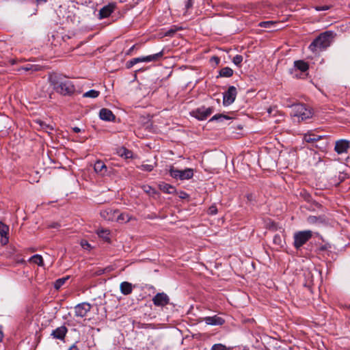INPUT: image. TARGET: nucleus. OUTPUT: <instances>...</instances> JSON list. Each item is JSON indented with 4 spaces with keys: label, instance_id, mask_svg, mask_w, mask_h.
<instances>
[{
    "label": "nucleus",
    "instance_id": "obj_1",
    "mask_svg": "<svg viewBox=\"0 0 350 350\" xmlns=\"http://www.w3.org/2000/svg\"><path fill=\"white\" fill-rule=\"evenodd\" d=\"M49 81L53 89L64 96H70L75 92V86L66 76L55 73L49 75Z\"/></svg>",
    "mask_w": 350,
    "mask_h": 350
},
{
    "label": "nucleus",
    "instance_id": "obj_2",
    "mask_svg": "<svg viewBox=\"0 0 350 350\" xmlns=\"http://www.w3.org/2000/svg\"><path fill=\"white\" fill-rule=\"evenodd\" d=\"M331 41L332 33L325 31L316 38L309 45L308 49L312 53H316L328 47L330 45Z\"/></svg>",
    "mask_w": 350,
    "mask_h": 350
},
{
    "label": "nucleus",
    "instance_id": "obj_3",
    "mask_svg": "<svg viewBox=\"0 0 350 350\" xmlns=\"http://www.w3.org/2000/svg\"><path fill=\"white\" fill-rule=\"evenodd\" d=\"M291 114L301 120H307L311 118L312 115L311 110L302 104L294 105Z\"/></svg>",
    "mask_w": 350,
    "mask_h": 350
},
{
    "label": "nucleus",
    "instance_id": "obj_4",
    "mask_svg": "<svg viewBox=\"0 0 350 350\" xmlns=\"http://www.w3.org/2000/svg\"><path fill=\"white\" fill-rule=\"evenodd\" d=\"M312 237V232L311 230L298 231L294 234V247L299 249L302 247Z\"/></svg>",
    "mask_w": 350,
    "mask_h": 350
},
{
    "label": "nucleus",
    "instance_id": "obj_5",
    "mask_svg": "<svg viewBox=\"0 0 350 350\" xmlns=\"http://www.w3.org/2000/svg\"><path fill=\"white\" fill-rule=\"evenodd\" d=\"M213 112V107H205L202 106L191 112L193 117L198 120H204Z\"/></svg>",
    "mask_w": 350,
    "mask_h": 350
},
{
    "label": "nucleus",
    "instance_id": "obj_6",
    "mask_svg": "<svg viewBox=\"0 0 350 350\" xmlns=\"http://www.w3.org/2000/svg\"><path fill=\"white\" fill-rule=\"evenodd\" d=\"M94 170L100 176H109L112 173V168L107 167L101 160L96 161L94 165Z\"/></svg>",
    "mask_w": 350,
    "mask_h": 350
},
{
    "label": "nucleus",
    "instance_id": "obj_7",
    "mask_svg": "<svg viewBox=\"0 0 350 350\" xmlns=\"http://www.w3.org/2000/svg\"><path fill=\"white\" fill-rule=\"evenodd\" d=\"M237 94V88L234 86H230L228 90L223 94V105L224 106H229L233 103Z\"/></svg>",
    "mask_w": 350,
    "mask_h": 350
},
{
    "label": "nucleus",
    "instance_id": "obj_8",
    "mask_svg": "<svg viewBox=\"0 0 350 350\" xmlns=\"http://www.w3.org/2000/svg\"><path fill=\"white\" fill-rule=\"evenodd\" d=\"M152 302L156 306L164 307L169 304L170 297L165 293H158L153 297Z\"/></svg>",
    "mask_w": 350,
    "mask_h": 350
},
{
    "label": "nucleus",
    "instance_id": "obj_9",
    "mask_svg": "<svg viewBox=\"0 0 350 350\" xmlns=\"http://www.w3.org/2000/svg\"><path fill=\"white\" fill-rule=\"evenodd\" d=\"M92 308L91 304L87 302H83L77 304L75 307V316L79 317H85Z\"/></svg>",
    "mask_w": 350,
    "mask_h": 350
},
{
    "label": "nucleus",
    "instance_id": "obj_10",
    "mask_svg": "<svg viewBox=\"0 0 350 350\" xmlns=\"http://www.w3.org/2000/svg\"><path fill=\"white\" fill-rule=\"evenodd\" d=\"M350 149V142L347 139H340L336 142L334 150L338 154L347 153Z\"/></svg>",
    "mask_w": 350,
    "mask_h": 350
},
{
    "label": "nucleus",
    "instance_id": "obj_11",
    "mask_svg": "<svg viewBox=\"0 0 350 350\" xmlns=\"http://www.w3.org/2000/svg\"><path fill=\"white\" fill-rule=\"evenodd\" d=\"M163 55V51H161L157 53L150 55L145 57H139L135 58L136 63L140 62H155L157 61L159 58H161Z\"/></svg>",
    "mask_w": 350,
    "mask_h": 350
},
{
    "label": "nucleus",
    "instance_id": "obj_12",
    "mask_svg": "<svg viewBox=\"0 0 350 350\" xmlns=\"http://www.w3.org/2000/svg\"><path fill=\"white\" fill-rule=\"evenodd\" d=\"M206 324L210 325H221L224 323L225 321L221 317L214 315L213 317H206L203 319Z\"/></svg>",
    "mask_w": 350,
    "mask_h": 350
},
{
    "label": "nucleus",
    "instance_id": "obj_13",
    "mask_svg": "<svg viewBox=\"0 0 350 350\" xmlns=\"http://www.w3.org/2000/svg\"><path fill=\"white\" fill-rule=\"evenodd\" d=\"M115 8L116 4L113 3H109L108 5L104 6L99 11L100 18H104L109 16L114 11Z\"/></svg>",
    "mask_w": 350,
    "mask_h": 350
},
{
    "label": "nucleus",
    "instance_id": "obj_14",
    "mask_svg": "<svg viewBox=\"0 0 350 350\" xmlns=\"http://www.w3.org/2000/svg\"><path fill=\"white\" fill-rule=\"evenodd\" d=\"M8 231L9 227L2 221H0V236L1 237L0 242L3 245H5L8 243Z\"/></svg>",
    "mask_w": 350,
    "mask_h": 350
},
{
    "label": "nucleus",
    "instance_id": "obj_15",
    "mask_svg": "<svg viewBox=\"0 0 350 350\" xmlns=\"http://www.w3.org/2000/svg\"><path fill=\"white\" fill-rule=\"evenodd\" d=\"M99 117L105 121H113L116 118L112 111L106 108H103L100 110Z\"/></svg>",
    "mask_w": 350,
    "mask_h": 350
},
{
    "label": "nucleus",
    "instance_id": "obj_16",
    "mask_svg": "<svg viewBox=\"0 0 350 350\" xmlns=\"http://www.w3.org/2000/svg\"><path fill=\"white\" fill-rule=\"evenodd\" d=\"M67 328L65 326H60L54 329L51 334L54 338L63 340L67 333Z\"/></svg>",
    "mask_w": 350,
    "mask_h": 350
},
{
    "label": "nucleus",
    "instance_id": "obj_17",
    "mask_svg": "<svg viewBox=\"0 0 350 350\" xmlns=\"http://www.w3.org/2000/svg\"><path fill=\"white\" fill-rule=\"evenodd\" d=\"M118 213V211L112 209H106L100 212L103 218L109 221H113L116 219V214Z\"/></svg>",
    "mask_w": 350,
    "mask_h": 350
},
{
    "label": "nucleus",
    "instance_id": "obj_18",
    "mask_svg": "<svg viewBox=\"0 0 350 350\" xmlns=\"http://www.w3.org/2000/svg\"><path fill=\"white\" fill-rule=\"evenodd\" d=\"M133 286L129 282H122L120 285V289L122 294L124 295H130L133 291Z\"/></svg>",
    "mask_w": 350,
    "mask_h": 350
},
{
    "label": "nucleus",
    "instance_id": "obj_19",
    "mask_svg": "<svg viewBox=\"0 0 350 350\" xmlns=\"http://www.w3.org/2000/svg\"><path fill=\"white\" fill-rule=\"evenodd\" d=\"M193 176V170L191 168H186L183 170H180L179 180H189Z\"/></svg>",
    "mask_w": 350,
    "mask_h": 350
},
{
    "label": "nucleus",
    "instance_id": "obj_20",
    "mask_svg": "<svg viewBox=\"0 0 350 350\" xmlns=\"http://www.w3.org/2000/svg\"><path fill=\"white\" fill-rule=\"evenodd\" d=\"M307 222L312 225H320L324 224L325 222V219L323 216L317 217L311 215L307 218Z\"/></svg>",
    "mask_w": 350,
    "mask_h": 350
},
{
    "label": "nucleus",
    "instance_id": "obj_21",
    "mask_svg": "<svg viewBox=\"0 0 350 350\" xmlns=\"http://www.w3.org/2000/svg\"><path fill=\"white\" fill-rule=\"evenodd\" d=\"M294 67L296 70H299L302 72H305L309 69L308 64L303 60L295 61L294 62Z\"/></svg>",
    "mask_w": 350,
    "mask_h": 350
},
{
    "label": "nucleus",
    "instance_id": "obj_22",
    "mask_svg": "<svg viewBox=\"0 0 350 350\" xmlns=\"http://www.w3.org/2000/svg\"><path fill=\"white\" fill-rule=\"evenodd\" d=\"M322 138V136L314 134L312 132L306 133L304 135V140L308 143L317 142Z\"/></svg>",
    "mask_w": 350,
    "mask_h": 350
},
{
    "label": "nucleus",
    "instance_id": "obj_23",
    "mask_svg": "<svg viewBox=\"0 0 350 350\" xmlns=\"http://www.w3.org/2000/svg\"><path fill=\"white\" fill-rule=\"evenodd\" d=\"M159 188L161 191L167 193L171 194L174 193L176 191V189L174 187L167 183H162L159 185Z\"/></svg>",
    "mask_w": 350,
    "mask_h": 350
},
{
    "label": "nucleus",
    "instance_id": "obj_24",
    "mask_svg": "<svg viewBox=\"0 0 350 350\" xmlns=\"http://www.w3.org/2000/svg\"><path fill=\"white\" fill-rule=\"evenodd\" d=\"M96 233H97V234L98 235L99 237L102 238L105 241H109V239H110V238H109L110 232H109V230L103 229V228L98 229L97 230Z\"/></svg>",
    "mask_w": 350,
    "mask_h": 350
},
{
    "label": "nucleus",
    "instance_id": "obj_25",
    "mask_svg": "<svg viewBox=\"0 0 350 350\" xmlns=\"http://www.w3.org/2000/svg\"><path fill=\"white\" fill-rule=\"evenodd\" d=\"M29 262H33L34 264L38 265V266L42 267L44 265V261L42 256L39 254H35L31 256L29 260Z\"/></svg>",
    "mask_w": 350,
    "mask_h": 350
},
{
    "label": "nucleus",
    "instance_id": "obj_26",
    "mask_svg": "<svg viewBox=\"0 0 350 350\" xmlns=\"http://www.w3.org/2000/svg\"><path fill=\"white\" fill-rule=\"evenodd\" d=\"M231 118L229 117L228 116H226V115H224V114H220V113H218V114H215L214 115L210 120H209V122H213V121H219V122H222L224 121V120H230Z\"/></svg>",
    "mask_w": 350,
    "mask_h": 350
},
{
    "label": "nucleus",
    "instance_id": "obj_27",
    "mask_svg": "<svg viewBox=\"0 0 350 350\" xmlns=\"http://www.w3.org/2000/svg\"><path fill=\"white\" fill-rule=\"evenodd\" d=\"M219 75L221 77H230L233 75V70L229 67H224L220 70Z\"/></svg>",
    "mask_w": 350,
    "mask_h": 350
},
{
    "label": "nucleus",
    "instance_id": "obj_28",
    "mask_svg": "<svg viewBox=\"0 0 350 350\" xmlns=\"http://www.w3.org/2000/svg\"><path fill=\"white\" fill-rule=\"evenodd\" d=\"M100 94V92L95 90H91L86 92H85L83 94V97L84 98H97Z\"/></svg>",
    "mask_w": 350,
    "mask_h": 350
},
{
    "label": "nucleus",
    "instance_id": "obj_29",
    "mask_svg": "<svg viewBox=\"0 0 350 350\" xmlns=\"http://www.w3.org/2000/svg\"><path fill=\"white\" fill-rule=\"evenodd\" d=\"M115 220L118 221H124V222H127L130 220V217L128 214H126V213H120L118 212V214H116V219Z\"/></svg>",
    "mask_w": 350,
    "mask_h": 350
},
{
    "label": "nucleus",
    "instance_id": "obj_30",
    "mask_svg": "<svg viewBox=\"0 0 350 350\" xmlns=\"http://www.w3.org/2000/svg\"><path fill=\"white\" fill-rule=\"evenodd\" d=\"M68 278H69V276H66V277L62 278L57 280L55 282L54 287L56 289H59L65 284L66 281L67 280H68Z\"/></svg>",
    "mask_w": 350,
    "mask_h": 350
},
{
    "label": "nucleus",
    "instance_id": "obj_31",
    "mask_svg": "<svg viewBox=\"0 0 350 350\" xmlns=\"http://www.w3.org/2000/svg\"><path fill=\"white\" fill-rule=\"evenodd\" d=\"M170 175L175 178L179 179L180 170L174 168L173 166H171L169 170Z\"/></svg>",
    "mask_w": 350,
    "mask_h": 350
},
{
    "label": "nucleus",
    "instance_id": "obj_32",
    "mask_svg": "<svg viewBox=\"0 0 350 350\" xmlns=\"http://www.w3.org/2000/svg\"><path fill=\"white\" fill-rule=\"evenodd\" d=\"M276 23L277 22L272 21H263L260 23L259 26L264 28H272Z\"/></svg>",
    "mask_w": 350,
    "mask_h": 350
},
{
    "label": "nucleus",
    "instance_id": "obj_33",
    "mask_svg": "<svg viewBox=\"0 0 350 350\" xmlns=\"http://www.w3.org/2000/svg\"><path fill=\"white\" fill-rule=\"evenodd\" d=\"M118 153L120 156H124L126 158H131L132 157V152L125 148H121Z\"/></svg>",
    "mask_w": 350,
    "mask_h": 350
},
{
    "label": "nucleus",
    "instance_id": "obj_34",
    "mask_svg": "<svg viewBox=\"0 0 350 350\" xmlns=\"http://www.w3.org/2000/svg\"><path fill=\"white\" fill-rule=\"evenodd\" d=\"M154 167V165L142 164L138 167L141 170L146 172H151Z\"/></svg>",
    "mask_w": 350,
    "mask_h": 350
},
{
    "label": "nucleus",
    "instance_id": "obj_35",
    "mask_svg": "<svg viewBox=\"0 0 350 350\" xmlns=\"http://www.w3.org/2000/svg\"><path fill=\"white\" fill-rule=\"evenodd\" d=\"M211 350H228V348L223 344L218 343L213 345Z\"/></svg>",
    "mask_w": 350,
    "mask_h": 350
},
{
    "label": "nucleus",
    "instance_id": "obj_36",
    "mask_svg": "<svg viewBox=\"0 0 350 350\" xmlns=\"http://www.w3.org/2000/svg\"><path fill=\"white\" fill-rule=\"evenodd\" d=\"M242 61H243V56L241 55H237L232 59V62L238 66H241Z\"/></svg>",
    "mask_w": 350,
    "mask_h": 350
},
{
    "label": "nucleus",
    "instance_id": "obj_37",
    "mask_svg": "<svg viewBox=\"0 0 350 350\" xmlns=\"http://www.w3.org/2000/svg\"><path fill=\"white\" fill-rule=\"evenodd\" d=\"M143 190L144 191V192L148 193L149 195H154L156 191L155 190L152 188L150 186H148V185H144L143 186Z\"/></svg>",
    "mask_w": 350,
    "mask_h": 350
},
{
    "label": "nucleus",
    "instance_id": "obj_38",
    "mask_svg": "<svg viewBox=\"0 0 350 350\" xmlns=\"http://www.w3.org/2000/svg\"><path fill=\"white\" fill-rule=\"evenodd\" d=\"M217 208L215 205H212L209 207V208L208 210V213L209 215H213L217 214Z\"/></svg>",
    "mask_w": 350,
    "mask_h": 350
},
{
    "label": "nucleus",
    "instance_id": "obj_39",
    "mask_svg": "<svg viewBox=\"0 0 350 350\" xmlns=\"http://www.w3.org/2000/svg\"><path fill=\"white\" fill-rule=\"evenodd\" d=\"M137 63L135 62V58H133L126 62V68H131L134 65H135Z\"/></svg>",
    "mask_w": 350,
    "mask_h": 350
},
{
    "label": "nucleus",
    "instance_id": "obj_40",
    "mask_svg": "<svg viewBox=\"0 0 350 350\" xmlns=\"http://www.w3.org/2000/svg\"><path fill=\"white\" fill-rule=\"evenodd\" d=\"M329 6H327V5H323V6H317V7L315 8V10H316L317 11H325V10H329Z\"/></svg>",
    "mask_w": 350,
    "mask_h": 350
},
{
    "label": "nucleus",
    "instance_id": "obj_41",
    "mask_svg": "<svg viewBox=\"0 0 350 350\" xmlns=\"http://www.w3.org/2000/svg\"><path fill=\"white\" fill-rule=\"evenodd\" d=\"M273 241L275 243L280 244L282 242L281 238L280 235H275L273 238Z\"/></svg>",
    "mask_w": 350,
    "mask_h": 350
},
{
    "label": "nucleus",
    "instance_id": "obj_42",
    "mask_svg": "<svg viewBox=\"0 0 350 350\" xmlns=\"http://www.w3.org/2000/svg\"><path fill=\"white\" fill-rule=\"evenodd\" d=\"M81 245L85 249H88L90 247V245L86 241H81Z\"/></svg>",
    "mask_w": 350,
    "mask_h": 350
},
{
    "label": "nucleus",
    "instance_id": "obj_43",
    "mask_svg": "<svg viewBox=\"0 0 350 350\" xmlns=\"http://www.w3.org/2000/svg\"><path fill=\"white\" fill-rule=\"evenodd\" d=\"M176 32V29H170L165 33V36H172Z\"/></svg>",
    "mask_w": 350,
    "mask_h": 350
},
{
    "label": "nucleus",
    "instance_id": "obj_44",
    "mask_svg": "<svg viewBox=\"0 0 350 350\" xmlns=\"http://www.w3.org/2000/svg\"><path fill=\"white\" fill-rule=\"evenodd\" d=\"M72 131L75 133H79V132H81V129L79 128V127L75 126V127L72 128Z\"/></svg>",
    "mask_w": 350,
    "mask_h": 350
},
{
    "label": "nucleus",
    "instance_id": "obj_45",
    "mask_svg": "<svg viewBox=\"0 0 350 350\" xmlns=\"http://www.w3.org/2000/svg\"><path fill=\"white\" fill-rule=\"evenodd\" d=\"M187 196V193H186L183 192V193H181V195L180 196V198H185Z\"/></svg>",
    "mask_w": 350,
    "mask_h": 350
},
{
    "label": "nucleus",
    "instance_id": "obj_46",
    "mask_svg": "<svg viewBox=\"0 0 350 350\" xmlns=\"http://www.w3.org/2000/svg\"><path fill=\"white\" fill-rule=\"evenodd\" d=\"M135 48V45H133L129 50V51L127 52V54H130V53L131 52V51H133Z\"/></svg>",
    "mask_w": 350,
    "mask_h": 350
},
{
    "label": "nucleus",
    "instance_id": "obj_47",
    "mask_svg": "<svg viewBox=\"0 0 350 350\" xmlns=\"http://www.w3.org/2000/svg\"><path fill=\"white\" fill-rule=\"evenodd\" d=\"M3 338V332L0 330V342L1 341Z\"/></svg>",
    "mask_w": 350,
    "mask_h": 350
},
{
    "label": "nucleus",
    "instance_id": "obj_48",
    "mask_svg": "<svg viewBox=\"0 0 350 350\" xmlns=\"http://www.w3.org/2000/svg\"><path fill=\"white\" fill-rule=\"evenodd\" d=\"M120 3H123L126 0H118Z\"/></svg>",
    "mask_w": 350,
    "mask_h": 350
},
{
    "label": "nucleus",
    "instance_id": "obj_49",
    "mask_svg": "<svg viewBox=\"0 0 350 350\" xmlns=\"http://www.w3.org/2000/svg\"><path fill=\"white\" fill-rule=\"evenodd\" d=\"M24 69H25V70H29L30 68H27H27H25Z\"/></svg>",
    "mask_w": 350,
    "mask_h": 350
},
{
    "label": "nucleus",
    "instance_id": "obj_50",
    "mask_svg": "<svg viewBox=\"0 0 350 350\" xmlns=\"http://www.w3.org/2000/svg\"><path fill=\"white\" fill-rule=\"evenodd\" d=\"M40 126H41L42 127H43V125H44V124H43L41 122H40Z\"/></svg>",
    "mask_w": 350,
    "mask_h": 350
}]
</instances>
